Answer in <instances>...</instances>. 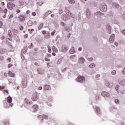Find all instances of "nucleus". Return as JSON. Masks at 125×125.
<instances>
[{
	"mask_svg": "<svg viewBox=\"0 0 125 125\" xmlns=\"http://www.w3.org/2000/svg\"><path fill=\"white\" fill-rule=\"evenodd\" d=\"M24 107L26 108V109H29L30 107H32L33 106V104H32V103L30 102L28 99H25L24 100Z\"/></svg>",
	"mask_w": 125,
	"mask_h": 125,
	"instance_id": "obj_1",
	"label": "nucleus"
},
{
	"mask_svg": "<svg viewBox=\"0 0 125 125\" xmlns=\"http://www.w3.org/2000/svg\"><path fill=\"white\" fill-rule=\"evenodd\" d=\"M32 101H37L38 99H39V93L38 92H35L32 96L31 98Z\"/></svg>",
	"mask_w": 125,
	"mask_h": 125,
	"instance_id": "obj_2",
	"label": "nucleus"
},
{
	"mask_svg": "<svg viewBox=\"0 0 125 125\" xmlns=\"http://www.w3.org/2000/svg\"><path fill=\"white\" fill-rule=\"evenodd\" d=\"M76 81L78 83H84L85 82V79L83 76H79L77 79H76Z\"/></svg>",
	"mask_w": 125,
	"mask_h": 125,
	"instance_id": "obj_3",
	"label": "nucleus"
},
{
	"mask_svg": "<svg viewBox=\"0 0 125 125\" xmlns=\"http://www.w3.org/2000/svg\"><path fill=\"white\" fill-rule=\"evenodd\" d=\"M102 95L104 97H105V98H110L111 97V95H110V93H109L107 92L106 91H103L102 92Z\"/></svg>",
	"mask_w": 125,
	"mask_h": 125,
	"instance_id": "obj_4",
	"label": "nucleus"
},
{
	"mask_svg": "<svg viewBox=\"0 0 125 125\" xmlns=\"http://www.w3.org/2000/svg\"><path fill=\"white\" fill-rule=\"evenodd\" d=\"M15 7V5L13 4V3H7V8L8 9H10V10H12L13 9V7Z\"/></svg>",
	"mask_w": 125,
	"mask_h": 125,
	"instance_id": "obj_5",
	"label": "nucleus"
},
{
	"mask_svg": "<svg viewBox=\"0 0 125 125\" xmlns=\"http://www.w3.org/2000/svg\"><path fill=\"white\" fill-rule=\"evenodd\" d=\"M94 109H95V111L96 112V114L98 115L99 116H100L101 115V111H100V108L99 107H97V106H93Z\"/></svg>",
	"mask_w": 125,
	"mask_h": 125,
	"instance_id": "obj_6",
	"label": "nucleus"
},
{
	"mask_svg": "<svg viewBox=\"0 0 125 125\" xmlns=\"http://www.w3.org/2000/svg\"><path fill=\"white\" fill-rule=\"evenodd\" d=\"M86 15L88 19H90V18L91 17V13H90V11H89L88 9H87L86 11Z\"/></svg>",
	"mask_w": 125,
	"mask_h": 125,
	"instance_id": "obj_7",
	"label": "nucleus"
},
{
	"mask_svg": "<svg viewBox=\"0 0 125 125\" xmlns=\"http://www.w3.org/2000/svg\"><path fill=\"white\" fill-rule=\"evenodd\" d=\"M68 50V47L65 45H62V52H67Z\"/></svg>",
	"mask_w": 125,
	"mask_h": 125,
	"instance_id": "obj_8",
	"label": "nucleus"
},
{
	"mask_svg": "<svg viewBox=\"0 0 125 125\" xmlns=\"http://www.w3.org/2000/svg\"><path fill=\"white\" fill-rule=\"evenodd\" d=\"M37 72L40 75H43L44 74V70L42 68H39L37 69Z\"/></svg>",
	"mask_w": 125,
	"mask_h": 125,
	"instance_id": "obj_9",
	"label": "nucleus"
},
{
	"mask_svg": "<svg viewBox=\"0 0 125 125\" xmlns=\"http://www.w3.org/2000/svg\"><path fill=\"white\" fill-rule=\"evenodd\" d=\"M115 41V34H112L109 38V42L111 43L114 42Z\"/></svg>",
	"mask_w": 125,
	"mask_h": 125,
	"instance_id": "obj_10",
	"label": "nucleus"
},
{
	"mask_svg": "<svg viewBox=\"0 0 125 125\" xmlns=\"http://www.w3.org/2000/svg\"><path fill=\"white\" fill-rule=\"evenodd\" d=\"M66 14L69 19L70 17H71L72 18H75V15H73V14H72L70 11H67Z\"/></svg>",
	"mask_w": 125,
	"mask_h": 125,
	"instance_id": "obj_11",
	"label": "nucleus"
},
{
	"mask_svg": "<svg viewBox=\"0 0 125 125\" xmlns=\"http://www.w3.org/2000/svg\"><path fill=\"white\" fill-rule=\"evenodd\" d=\"M61 19L63 20V21H67L68 19H70L68 16H67L64 15H62L61 16Z\"/></svg>",
	"mask_w": 125,
	"mask_h": 125,
	"instance_id": "obj_12",
	"label": "nucleus"
},
{
	"mask_svg": "<svg viewBox=\"0 0 125 125\" xmlns=\"http://www.w3.org/2000/svg\"><path fill=\"white\" fill-rule=\"evenodd\" d=\"M43 89L44 90H50V89H51V88L50 87V85L45 84L44 85Z\"/></svg>",
	"mask_w": 125,
	"mask_h": 125,
	"instance_id": "obj_13",
	"label": "nucleus"
},
{
	"mask_svg": "<svg viewBox=\"0 0 125 125\" xmlns=\"http://www.w3.org/2000/svg\"><path fill=\"white\" fill-rule=\"evenodd\" d=\"M19 21L20 22H24L25 21V18L23 15L19 16Z\"/></svg>",
	"mask_w": 125,
	"mask_h": 125,
	"instance_id": "obj_14",
	"label": "nucleus"
},
{
	"mask_svg": "<svg viewBox=\"0 0 125 125\" xmlns=\"http://www.w3.org/2000/svg\"><path fill=\"white\" fill-rule=\"evenodd\" d=\"M105 84L107 87H112L113 86V83H110L108 81H105Z\"/></svg>",
	"mask_w": 125,
	"mask_h": 125,
	"instance_id": "obj_15",
	"label": "nucleus"
},
{
	"mask_svg": "<svg viewBox=\"0 0 125 125\" xmlns=\"http://www.w3.org/2000/svg\"><path fill=\"white\" fill-rule=\"evenodd\" d=\"M94 15L98 18L100 17L101 15H102V13H101V12H97L94 14Z\"/></svg>",
	"mask_w": 125,
	"mask_h": 125,
	"instance_id": "obj_16",
	"label": "nucleus"
},
{
	"mask_svg": "<svg viewBox=\"0 0 125 125\" xmlns=\"http://www.w3.org/2000/svg\"><path fill=\"white\" fill-rule=\"evenodd\" d=\"M31 107L33 109V112H36V111L38 110V107L37 104L33 105Z\"/></svg>",
	"mask_w": 125,
	"mask_h": 125,
	"instance_id": "obj_17",
	"label": "nucleus"
},
{
	"mask_svg": "<svg viewBox=\"0 0 125 125\" xmlns=\"http://www.w3.org/2000/svg\"><path fill=\"white\" fill-rule=\"evenodd\" d=\"M8 75L9 76V77H12L13 78H14V77H15V74L13 73H12V71H9L8 72Z\"/></svg>",
	"mask_w": 125,
	"mask_h": 125,
	"instance_id": "obj_18",
	"label": "nucleus"
},
{
	"mask_svg": "<svg viewBox=\"0 0 125 125\" xmlns=\"http://www.w3.org/2000/svg\"><path fill=\"white\" fill-rule=\"evenodd\" d=\"M113 7H115V8H120V5L116 3H114L112 4Z\"/></svg>",
	"mask_w": 125,
	"mask_h": 125,
	"instance_id": "obj_19",
	"label": "nucleus"
},
{
	"mask_svg": "<svg viewBox=\"0 0 125 125\" xmlns=\"http://www.w3.org/2000/svg\"><path fill=\"white\" fill-rule=\"evenodd\" d=\"M76 51L75 50V47H72V48L70 50L69 52L70 53H71V54H73V53H75V52Z\"/></svg>",
	"mask_w": 125,
	"mask_h": 125,
	"instance_id": "obj_20",
	"label": "nucleus"
},
{
	"mask_svg": "<svg viewBox=\"0 0 125 125\" xmlns=\"http://www.w3.org/2000/svg\"><path fill=\"white\" fill-rule=\"evenodd\" d=\"M7 101L10 104L12 102V98L11 97H8L7 99Z\"/></svg>",
	"mask_w": 125,
	"mask_h": 125,
	"instance_id": "obj_21",
	"label": "nucleus"
},
{
	"mask_svg": "<svg viewBox=\"0 0 125 125\" xmlns=\"http://www.w3.org/2000/svg\"><path fill=\"white\" fill-rule=\"evenodd\" d=\"M79 63H83L84 62V59L83 57H81L79 59Z\"/></svg>",
	"mask_w": 125,
	"mask_h": 125,
	"instance_id": "obj_22",
	"label": "nucleus"
},
{
	"mask_svg": "<svg viewBox=\"0 0 125 125\" xmlns=\"http://www.w3.org/2000/svg\"><path fill=\"white\" fill-rule=\"evenodd\" d=\"M52 12H51V11L49 10L46 13H45L44 14V16L45 17H46L48 15H49V14H50V13H51Z\"/></svg>",
	"mask_w": 125,
	"mask_h": 125,
	"instance_id": "obj_23",
	"label": "nucleus"
},
{
	"mask_svg": "<svg viewBox=\"0 0 125 125\" xmlns=\"http://www.w3.org/2000/svg\"><path fill=\"white\" fill-rule=\"evenodd\" d=\"M38 119L40 121H43V117L42 115H39L38 116Z\"/></svg>",
	"mask_w": 125,
	"mask_h": 125,
	"instance_id": "obj_24",
	"label": "nucleus"
},
{
	"mask_svg": "<svg viewBox=\"0 0 125 125\" xmlns=\"http://www.w3.org/2000/svg\"><path fill=\"white\" fill-rule=\"evenodd\" d=\"M14 40H15V41H18V40H19V37L17 35H14Z\"/></svg>",
	"mask_w": 125,
	"mask_h": 125,
	"instance_id": "obj_25",
	"label": "nucleus"
},
{
	"mask_svg": "<svg viewBox=\"0 0 125 125\" xmlns=\"http://www.w3.org/2000/svg\"><path fill=\"white\" fill-rule=\"evenodd\" d=\"M28 26H29V27H31V26L33 25V21H29L28 23H27Z\"/></svg>",
	"mask_w": 125,
	"mask_h": 125,
	"instance_id": "obj_26",
	"label": "nucleus"
},
{
	"mask_svg": "<svg viewBox=\"0 0 125 125\" xmlns=\"http://www.w3.org/2000/svg\"><path fill=\"white\" fill-rule=\"evenodd\" d=\"M43 27V23H42L39 25L38 27V30H41V29H42Z\"/></svg>",
	"mask_w": 125,
	"mask_h": 125,
	"instance_id": "obj_27",
	"label": "nucleus"
},
{
	"mask_svg": "<svg viewBox=\"0 0 125 125\" xmlns=\"http://www.w3.org/2000/svg\"><path fill=\"white\" fill-rule=\"evenodd\" d=\"M8 33L9 37H10V38H12V33H11V30H8Z\"/></svg>",
	"mask_w": 125,
	"mask_h": 125,
	"instance_id": "obj_28",
	"label": "nucleus"
},
{
	"mask_svg": "<svg viewBox=\"0 0 125 125\" xmlns=\"http://www.w3.org/2000/svg\"><path fill=\"white\" fill-rule=\"evenodd\" d=\"M65 31H66V32H70L71 31V28L69 27H66L64 29Z\"/></svg>",
	"mask_w": 125,
	"mask_h": 125,
	"instance_id": "obj_29",
	"label": "nucleus"
},
{
	"mask_svg": "<svg viewBox=\"0 0 125 125\" xmlns=\"http://www.w3.org/2000/svg\"><path fill=\"white\" fill-rule=\"evenodd\" d=\"M9 107H10V104H6V105L4 106V108H5V109H8Z\"/></svg>",
	"mask_w": 125,
	"mask_h": 125,
	"instance_id": "obj_30",
	"label": "nucleus"
},
{
	"mask_svg": "<svg viewBox=\"0 0 125 125\" xmlns=\"http://www.w3.org/2000/svg\"><path fill=\"white\" fill-rule=\"evenodd\" d=\"M68 1L71 4H74L75 3V0H68Z\"/></svg>",
	"mask_w": 125,
	"mask_h": 125,
	"instance_id": "obj_31",
	"label": "nucleus"
},
{
	"mask_svg": "<svg viewBox=\"0 0 125 125\" xmlns=\"http://www.w3.org/2000/svg\"><path fill=\"white\" fill-rule=\"evenodd\" d=\"M89 67L90 68H94V67H95V64H94V63H91V64H90V65H89Z\"/></svg>",
	"mask_w": 125,
	"mask_h": 125,
	"instance_id": "obj_32",
	"label": "nucleus"
},
{
	"mask_svg": "<svg viewBox=\"0 0 125 125\" xmlns=\"http://www.w3.org/2000/svg\"><path fill=\"white\" fill-rule=\"evenodd\" d=\"M52 49L53 50H54V52H57V49H56V47H55V46H53L52 47Z\"/></svg>",
	"mask_w": 125,
	"mask_h": 125,
	"instance_id": "obj_33",
	"label": "nucleus"
},
{
	"mask_svg": "<svg viewBox=\"0 0 125 125\" xmlns=\"http://www.w3.org/2000/svg\"><path fill=\"white\" fill-rule=\"evenodd\" d=\"M48 51L50 53H51V47L50 46H48Z\"/></svg>",
	"mask_w": 125,
	"mask_h": 125,
	"instance_id": "obj_34",
	"label": "nucleus"
},
{
	"mask_svg": "<svg viewBox=\"0 0 125 125\" xmlns=\"http://www.w3.org/2000/svg\"><path fill=\"white\" fill-rule=\"evenodd\" d=\"M87 60H88V61H93V58H92V57L88 58H87Z\"/></svg>",
	"mask_w": 125,
	"mask_h": 125,
	"instance_id": "obj_35",
	"label": "nucleus"
},
{
	"mask_svg": "<svg viewBox=\"0 0 125 125\" xmlns=\"http://www.w3.org/2000/svg\"><path fill=\"white\" fill-rule=\"evenodd\" d=\"M29 48H33L34 47V45L32 44V43H31V44L28 46Z\"/></svg>",
	"mask_w": 125,
	"mask_h": 125,
	"instance_id": "obj_36",
	"label": "nucleus"
},
{
	"mask_svg": "<svg viewBox=\"0 0 125 125\" xmlns=\"http://www.w3.org/2000/svg\"><path fill=\"white\" fill-rule=\"evenodd\" d=\"M107 32L108 33V34H111V33H112V30L111 29H107Z\"/></svg>",
	"mask_w": 125,
	"mask_h": 125,
	"instance_id": "obj_37",
	"label": "nucleus"
},
{
	"mask_svg": "<svg viewBox=\"0 0 125 125\" xmlns=\"http://www.w3.org/2000/svg\"><path fill=\"white\" fill-rule=\"evenodd\" d=\"M100 77V74H98L96 76V78L97 80H99V78Z\"/></svg>",
	"mask_w": 125,
	"mask_h": 125,
	"instance_id": "obj_38",
	"label": "nucleus"
},
{
	"mask_svg": "<svg viewBox=\"0 0 125 125\" xmlns=\"http://www.w3.org/2000/svg\"><path fill=\"white\" fill-rule=\"evenodd\" d=\"M106 28L107 29H111V25L108 24L107 26H106Z\"/></svg>",
	"mask_w": 125,
	"mask_h": 125,
	"instance_id": "obj_39",
	"label": "nucleus"
},
{
	"mask_svg": "<svg viewBox=\"0 0 125 125\" xmlns=\"http://www.w3.org/2000/svg\"><path fill=\"white\" fill-rule=\"evenodd\" d=\"M59 14H62V13H63V10H62V9H61L59 11Z\"/></svg>",
	"mask_w": 125,
	"mask_h": 125,
	"instance_id": "obj_40",
	"label": "nucleus"
},
{
	"mask_svg": "<svg viewBox=\"0 0 125 125\" xmlns=\"http://www.w3.org/2000/svg\"><path fill=\"white\" fill-rule=\"evenodd\" d=\"M115 102L116 104H119V103H120V101H119V100H115Z\"/></svg>",
	"mask_w": 125,
	"mask_h": 125,
	"instance_id": "obj_41",
	"label": "nucleus"
},
{
	"mask_svg": "<svg viewBox=\"0 0 125 125\" xmlns=\"http://www.w3.org/2000/svg\"><path fill=\"white\" fill-rule=\"evenodd\" d=\"M13 65L11 63H9L8 64V68H11V67H12Z\"/></svg>",
	"mask_w": 125,
	"mask_h": 125,
	"instance_id": "obj_42",
	"label": "nucleus"
},
{
	"mask_svg": "<svg viewBox=\"0 0 125 125\" xmlns=\"http://www.w3.org/2000/svg\"><path fill=\"white\" fill-rule=\"evenodd\" d=\"M4 125H9V123L8 122H4Z\"/></svg>",
	"mask_w": 125,
	"mask_h": 125,
	"instance_id": "obj_43",
	"label": "nucleus"
},
{
	"mask_svg": "<svg viewBox=\"0 0 125 125\" xmlns=\"http://www.w3.org/2000/svg\"><path fill=\"white\" fill-rule=\"evenodd\" d=\"M121 83H122V85H125V81H121Z\"/></svg>",
	"mask_w": 125,
	"mask_h": 125,
	"instance_id": "obj_44",
	"label": "nucleus"
},
{
	"mask_svg": "<svg viewBox=\"0 0 125 125\" xmlns=\"http://www.w3.org/2000/svg\"><path fill=\"white\" fill-rule=\"evenodd\" d=\"M75 57H76V56L73 55V56H71L70 58V59H74V58H75Z\"/></svg>",
	"mask_w": 125,
	"mask_h": 125,
	"instance_id": "obj_45",
	"label": "nucleus"
},
{
	"mask_svg": "<svg viewBox=\"0 0 125 125\" xmlns=\"http://www.w3.org/2000/svg\"><path fill=\"white\" fill-rule=\"evenodd\" d=\"M112 75H116V71L115 70H113L111 72Z\"/></svg>",
	"mask_w": 125,
	"mask_h": 125,
	"instance_id": "obj_46",
	"label": "nucleus"
},
{
	"mask_svg": "<svg viewBox=\"0 0 125 125\" xmlns=\"http://www.w3.org/2000/svg\"><path fill=\"white\" fill-rule=\"evenodd\" d=\"M13 32L17 34V33H18V30H16V29H13Z\"/></svg>",
	"mask_w": 125,
	"mask_h": 125,
	"instance_id": "obj_47",
	"label": "nucleus"
},
{
	"mask_svg": "<svg viewBox=\"0 0 125 125\" xmlns=\"http://www.w3.org/2000/svg\"><path fill=\"white\" fill-rule=\"evenodd\" d=\"M43 117L45 120H47V119H48V116L47 115H44Z\"/></svg>",
	"mask_w": 125,
	"mask_h": 125,
	"instance_id": "obj_48",
	"label": "nucleus"
},
{
	"mask_svg": "<svg viewBox=\"0 0 125 125\" xmlns=\"http://www.w3.org/2000/svg\"><path fill=\"white\" fill-rule=\"evenodd\" d=\"M122 33L124 36H125V29L122 31Z\"/></svg>",
	"mask_w": 125,
	"mask_h": 125,
	"instance_id": "obj_49",
	"label": "nucleus"
},
{
	"mask_svg": "<svg viewBox=\"0 0 125 125\" xmlns=\"http://www.w3.org/2000/svg\"><path fill=\"white\" fill-rule=\"evenodd\" d=\"M20 5H24V2H23V1H20Z\"/></svg>",
	"mask_w": 125,
	"mask_h": 125,
	"instance_id": "obj_50",
	"label": "nucleus"
},
{
	"mask_svg": "<svg viewBox=\"0 0 125 125\" xmlns=\"http://www.w3.org/2000/svg\"><path fill=\"white\" fill-rule=\"evenodd\" d=\"M32 15H33V16H36V15H37V13H36L35 12H33L32 13Z\"/></svg>",
	"mask_w": 125,
	"mask_h": 125,
	"instance_id": "obj_51",
	"label": "nucleus"
},
{
	"mask_svg": "<svg viewBox=\"0 0 125 125\" xmlns=\"http://www.w3.org/2000/svg\"><path fill=\"white\" fill-rule=\"evenodd\" d=\"M122 73L124 75H125V67H124V68L123 69V70H122Z\"/></svg>",
	"mask_w": 125,
	"mask_h": 125,
	"instance_id": "obj_52",
	"label": "nucleus"
},
{
	"mask_svg": "<svg viewBox=\"0 0 125 125\" xmlns=\"http://www.w3.org/2000/svg\"><path fill=\"white\" fill-rule=\"evenodd\" d=\"M24 29V27H23V26L21 25L20 26V30H22Z\"/></svg>",
	"mask_w": 125,
	"mask_h": 125,
	"instance_id": "obj_53",
	"label": "nucleus"
},
{
	"mask_svg": "<svg viewBox=\"0 0 125 125\" xmlns=\"http://www.w3.org/2000/svg\"><path fill=\"white\" fill-rule=\"evenodd\" d=\"M54 34H55V31H54L53 32H51V36H54Z\"/></svg>",
	"mask_w": 125,
	"mask_h": 125,
	"instance_id": "obj_54",
	"label": "nucleus"
},
{
	"mask_svg": "<svg viewBox=\"0 0 125 125\" xmlns=\"http://www.w3.org/2000/svg\"><path fill=\"white\" fill-rule=\"evenodd\" d=\"M45 61H47V62H49V61H50V60H49L46 58H45Z\"/></svg>",
	"mask_w": 125,
	"mask_h": 125,
	"instance_id": "obj_55",
	"label": "nucleus"
},
{
	"mask_svg": "<svg viewBox=\"0 0 125 125\" xmlns=\"http://www.w3.org/2000/svg\"><path fill=\"white\" fill-rule=\"evenodd\" d=\"M0 60L1 61L3 60V56H0Z\"/></svg>",
	"mask_w": 125,
	"mask_h": 125,
	"instance_id": "obj_56",
	"label": "nucleus"
},
{
	"mask_svg": "<svg viewBox=\"0 0 125 125\" xmlns=\"http://www.w3.org/2000/svg\"><path fill=\"white\" fill-rule=\"evenodd\" d=\"M10 18H13V15H11L9 17V19H10Z\"/></svg>",
	"mask_w": 125,
	"mask_h": 125,
	"instance_id": "obj_57",
	"label": "nucleus"
},
{
	"mask_svg": "<svg viewBox=\"0 0 125 125\" xmlns=\"http://www.w3.org/2000/svg\"><path fill=\"white\" fill-rule=\"evenodd\" d=\"M61 24L62 26H64L65 25V23L63 22H61Z\"/></svg>",
	"mask_w": 125,
	"mask_h": 125,
	"instance_id": "obj_58",
	"label": "nucleus"
},
{
	"mask_svg": "<svg viewBox=\"0 0 125 125\" xmlns=\"http://www.w3.org/2000/svg\"><path fill=\"white\" fill-rule=\"evenodd\" d=\"M4 13H7V9H5L4 10Z\"/></svg>",
	"mask_w": 125,
	"mask_h": 125,
	"instance_id": "obj_59",
	"label": "nucleus"
},
{
	"mask_svg": "<svg viewBox=\"0 0 125 125\" xmlns=\"http://www.w3.org/2000/svg\"><path fill=\"white\" fill-rule=\"evenodd\" d=\"M4 91H5V92H6V93H7L8 94H9L8 90H4Z\"/></svg>",
	"mask_w": 125,
	"mask_h": 125,
	"instance_id": "obj_60",
	"label": "nucleus"
},
{
	"mask_svg": "<svg viewBox=\"0 0 125 125\" xmlns=\"http://www.w3.org/2000/svg\"><path fill=\"white\" fill-rule=\"evenodd\" d=\"M17 13H20V12H21L20 10V9L17 10Z\"/></svg>",
	"mask_w": 125,
	"mask_h": 125,
	"instance_id": "obj_61",
	"label": "nucleus"
},
{
	"mask_svg": "<svg viewBox=\"0 0 125 125\" xmlns=\"http://www.w3.org/2000/svg\"><path fill=\"white\" fill-rule=\"evenodd\" d=\"M8 61H9V62H11V58H8V59H7V60Z\"/></svg>",
	"mask_w": 125,
	"mask_h": 125,
	"instance_id": "obj_62",
	"label": "nucleus"
},
{
	"mask_svg": "<svg viewBox=\"0 0 125 125\" xmlns=\"http://www.w3.org/2000/svg\"><path fill=\"white\" fill-rule=\"evenodd\" d=\"M2 26V21H0V27Z\"/></svg>",
	"mask_w": 125,
	"mask_h": 125,
	"instance_id": "obj_63",
	"label": "nucleus"
},
{
	"mask_svg": "<svg viewBox=\"0 0 125 125\" xmlns=\"http://www.w3.org/2000/svg\"><path fill=\"white\" fill-rule=\"evenodd\" d=\"M30 11L29 10H27V11H26L27 14H30Z\"/></svg>",
	"mask_w": 125,
	"mask_h": 125,
	"instance_id": "obj_64",
	"label": "nucleus"
}]
</instances>
